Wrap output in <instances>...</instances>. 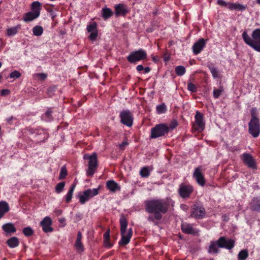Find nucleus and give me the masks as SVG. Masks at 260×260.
Returning a JSON list of instances; mask_svg holds the SVG:
<instances>
[{
  "label": "nucleus",
  "instance_id": "obj_1",
  "mask_svg": "<svg viewBox=\"0 0 260 260\" xmlns=\"http://www.w3.org/2000/svg\"><path fill=\"white\" fill-rule=\"evenodd\" d=\"M170 199L155 198L147 200L144 202L145 209L146 212L153 214L147 217L149 222L157 225L158 220L162 218V215L167 213L170 208Z\"/></svg>",
  "mask_w": 260,
  "mask_h": 260
},
{
  "label": "nucleus",
  "instance_id": "obj_2",
  "mask_svg": "<svg viewBox=\"0 0 260 260\" xmlns=\"http://www.w3.org/2000/svg\"><path fill=\"white\" fill-rule=\"evenodd\" d=\"M119 222L120 225L121 239L118 242V244L120 246H124L129 243L133 232L132 229L129 228L128 230L127 233H126L127 221L124 216L122 215L121 216Z\"/></svg>",
  "mask_w": 260,
  "mask_h": 260
},
{
  "label": "nucleus",
  "instance_id": "obj_3",
  "mask_svg": "<svg viewBox=\"0 0 260 260\" xmlns=\"http://www.w3.org/2000/svg\"><path fill=\"white\" fill-rule=\"evenodd\" d=\"M242 38L246 44L255 51L260 52V28H256L252 31L251 38L246 31H244Z\"/></svg>",
  "mask_w": 260,
  "mask_h": 260
},
{
  "label": "nucleus",
  "instance_id": "obj_4",
  "mask_svg": "<svg viewBox=\"0 0 260 260\" xmlns=\"http://www.w3.org/2000/svg\"><path fill=\"white\" fill-rule=\"evenodd\" d=\"M169 132V127L167 124H158L151 128L150 137L152 139H156L159 137H166Z\"/></svg>",
  "mask_w": 260,
  "mask_h": 260
},
{
  "label": "nucleus",
  "instance_id": "obj_5",
  "mask_svg": "<svg viewBox=\"0 0 260 260\" xmlns=\"http://www.w3.org/2000/svg\"><path fill=\"white\" fill-rule=\"evenodd\" d=\"M147 57L146 51L143 49H140L131 52L126 57V59L130 63L136 64L140 61L146 60Z\"/></svg>",
  "mask_w": 260,
  "mask_h": 260
},
{
  "label": "nucleus",
  "instance_id": "obj_6",
  "mask_svg": "<svg viewBox=\"0 0 260 260\" xmlns=\"http://www.w3.org/2000/svg\"><path fill=\"white\" fill-rule=\"evenodd\" d=\"M206 212L203 205L201 204H193L190 208V216L196 219H202L205 218Z\"/></svg>",
  "mask_w": 260,
  "mask_h": 260
},
{
  "label": "nucleus",
  "instance_id": "obj_7",
  "mask_svg": "<svg viewBox=\"0 0 260 260\" xmlns=\"http://www.w3.org/2000/svg\"><path fill=\"white\" fill-rule=\"evenodd\" d=\"M240 158L247 168L253 170L257 169L256 160L251 154L245 152L240 156Z\"/></svg>",
  "mask_w": 260,
  "mask_h": 260
},
{
  "label": "nucleus",
  "instance_id": "obj_8",
  "mask_svg": "<svg viewBox=\"0 0 260 260\" xmlns=\"http://www.w3.org/2000/svg\"><path fill=\"white\" fill-rule=\"evenodd\" d=\"M120 123L128 127L133 124L134 117L133 113L129 110H123L119 113Z\"/></svg>",
  "mask_w": 260,
  "mask_h": 260
},
{
  "label": "nucleus",
  "instance_id": "obj_9",
  "mask_svg": "<svg viewBox=\"0 0 260 260\" xmlns=\"http://www.w3.org/2000/svg\"><path fill=\"white\" fill-rule=\"evenodd\" d=\"M194 190L193 186L189 184L181 183L179 185L178 192L182 199H189Z\"/></svg>",
  "mask_w": 260,
  "mask_h": 260
},
{
  "label": "nucleus",
  "instance_id": "obj_10",
  "mask_svg": "<svg viewBox=\"0 0 260 260\" xmlns=\"http://www.w3.org/2000/svg\"><path fill=\"white\" fill-rule=\"evenodd\" d=\"M99 194V188L88 189L85 190L83 194L79 196V202L81 204H84L90 198Z\"/></svg>",
  "mask_w": 260,
  "mask_h": 260
},
{
  "label": "nucleus",
  "instance_id": "obj_11",
  "mask_svg": "<svg viewBox=\"0 0 260 260\" xmlns=\"http://www.w3.org/2000/svg\"><path fill=\"white\" fill-rule=\"evenodd\" d=\"M195 123L193 126L196 131L201 132L205 128V122L203 114L199 111H197L194 116Z\"/></svg>",
  "mask_w": 260,
  "mask_h": 260
},
{
  "label": "nucleus",
  "instance_id": "obj_12",
  "mask_svg": "<svg viewBox=\"0 0 260 260\" xmlns=\"http://www.w3.org/2000/svg\"><path fill=\"white\" fill-rule=\"evenodd\" d=\"M248 132L254 138L259 136L260 134V120H250L248 123Z\"/></svg>",
  "mask_w": 260,
  "mask_h": 260
},
{
  "label": "nucleus",
  "instance_id": "obj_13",
  "mask_svg": "<svg viewBox=\"0 0 260 260\" xmlns=\"http://www.w3.org/2000/svg\"><path fill=\"white\" fill-rule=\"evenodd\" d=\"M27 131L30 134H36V137H40V138L37 139L38 142H44L48 138V135L43 129L28 127Z\"/></svg>",
  "mask_w": 260,
  "mask_h": 260
},
{
  "label": "nucleus",
  "instance_id": "obj_14",
  "mask_svg": "<svg viewBox=\"0 0 260 260\" xmlns=\"http://www.w3.org/2000/svg\"><path fill=\"white\" fill-rule=\"evenodd\" d=\"M235 241L231 239H227L225 237H220L217 240V246L219 248L231 250L235 246Z\"/></svg>",
  "mask_w": 260,
  "mask_h": 260
},
{
  "label": "nucleus",
  "instance_id": "obj_15",
  "mask_svg": "<svg viewBox=\"0 0 260 260\" xmlns=\"http://www.w3.org/2000/svg\"><path fill=\"white\" fill-rule=\"evenodd\" d=\"M98 167V158L96 153H93V156L88 162V168L86 171L88 176L91 177L93 175Z\"/></svg>",
  "mask_w": 260,
  "mask_h": 260
},
{
  "label": "nucleus",
  "instance_id": "obj_16",
  "mask_svg": "<svg viewBox=\"0 0 260 260\" xmlns=\"http://www.w3.org/2000/svg\"><path fill=\"white\" fill-rule=\"evenodd\" d=\"M181 229L182 232L186 234L198 235L200 232L199 229L193 228L191 224L187 222L182 223L181 225Z\"/></svg>",
  "mask_w": 260,
  "mask_h": 260
},
{
  "label": "nucleus",
  "instance_id": "obj_17",
  "mask_svg": "<svg viewBox=\"0 0 260 260\" xmlns=\"http://www.w3.org/2000/svg\"><path fill=\"white\" fill-rule=\"evenodd\" d=\"M52 224V219L48 216L44 217L40 223L43 231L46 233L53 232V229L51 227Z\"/></svg>",
  "mask_w": 260,
  "mask_h": 260
},
{
  "label": "nucleus",
  "instance_id": "obj_18",
  "mask_svg": "<svg viewBox=\"0 0 260 260\" xmlns=\"http://www.w3.org/2000/svg\"><path fill=\"white\" fill-rule=\"evenodd\" d=\"M207 40L203 38H201L197 42L194 43L192 46V49L193 54L198 55L201 52L203 49L205 47Z\"/></svg>",
  "mask_w": 260,
  "mask_h": 260
},
{
  "label": "nucleus",
  "instance_id": "obj_19",
  "mask_svg": "<svg viewBox=\"0 0 260 260\" xmlns=\"http://www.w3.org/2000/svg\"><path fill=\"white\" fill-rule=\"evenodd\" d=\"M193 177L200 185L202 186H204L205 184V179L204 175L202 173L201 167H199L195 169Z\"/></svg>",
  "mask_w": 260,
  "mask_h": 260
},
{
  "label": "nucleus",
  "instance_id": "obj_20",
  "mask_svg": "<svg viewBox=\"0 0 260 260\" xmlns=\"http://www.w3.org/2000/svg\"><path fill=\"white\" fill-rule=\"evenodd\" d=\"M115 14L116 16H124L128 13L126 6L123 4H119L114 6Z\"/></svg>",
  "mask_w": 260,
  "mask_h": 260
},
{
  "label": "nucleus",
  "instance_id": "obj_21",
  "mask_svg": "<svg viewBox=\"0 0 260 260\" xmlns=\"http://www.w3.org/2000/svg\"><path fill=\"white\" fill-rule=\"evenodd\" d=\"M106 187L111 192H115L117 190H120V186L113 180H108L106 182Z\"/></svg>",
  "mask_w": 260,
  "mask_h": 260
},
{
  "label": "nucleus",
  "instance_id": "obj_22",
  "mask_svg": "<svg viewBox=\"0 0 260 260\" xmlns=\"http://www.w3.org/2000/svg\"><path fill=\"white\" fill-rule=\"evenodd\" d=\"M40 15L38 14H36L32 12H28L24 14L23 17V20L25 22H31L37 18H38Z\"/></svg>",
  "mask_w": 260,
  "mask_h": 260
},
{
  "label": "nucleus",
  "instance_id": "obj_23",
  "mask_svg": "<svg viewBox=\"0 0 260 260\" xmlns=\"http://www.w3.org/2000/svg\"><path fill=\"white\" fill-rule=\"evenodd\" d=\"M250 206L252 211L260 212V198H254L250 204Z\"/></svg>",
  "mask_w": 260,
  "mask_h": 260
},
{
  "label": "nucleus",
  "instance_id": "obj_24",
  "mask_svg": "<svg viewBox=\"0 0 260 260\" xmlns=\"http://www.w3.org/2000/svg\"><path fill=\"white\" fill-rule=\"evenodd\" d=\"M110 231L108 230L103 235V245L107 248H111L113 244L110 242Z\"/></svg>",
  "mask_w": 260,
  "mask_h": 260
},
{
  "label": "nucleus",
  "instance_id": "obj_25",
  "mask_svg": "<svg viewBox=\"0 0 260 260\" xmlns=\"http://www.w3.org/2000/svg\"><path fill=\"white\" fill-rule=\"evenodd\" d=\"M42 9V4L39 1L33 2L30 5L31 12L40 15V12Z\"/></svg>",
  "mask_w": 260,
  "mask_h": 260
},
{
  "label": "nucleus",
  "instance_id": "obj_26",
  "mask_svg": "<svg viewBox=\"0 0 260 260\" xmlns=\"http://www.w3.org/2000/svg\"><path fill=\"white\" fill-rule=\"evenodd\" d=\"M10 210L8 204L5 201L0 202V219Z\"/></svg>",
  "mask_w": 260,
  "mask_h": 260
},
{
  "label": "nucleus",
  "instance_id": "obj_27",
  "mask_svg": "<svg viewBox=\"0 0 260 260\" xmlns=\"http://www.w3.org/2000/svg\"><path fill=\"white\" fill-rule=\"evenodd\" d=\"M3 230L6 233H14L16 232V229L12 223H7L2 226Z\"/></svg>",
  "mask_w": 260,
  "mask_h": 260
},
{
  "label": "nucleus",
  "instance_id": "obj_28",
  "mask_svg": "<svg viewBox=\"0 0 260 260\" xmlns=\"http://www.w3.org/2000/svg\"><path fill=\"white\" fill-rule=\"evenodd\" d=\"M246 9V6L239 4V3H231L229 5V9L230 10H237L239 11H242Z\"/></svg>",
  "mask_w": 260,
  "mask_h": 260
},
{
  "label": "nucleus",
  "instance_id": "obj_29",
  "mask_svg": "<svg viewBox=\"0 0 260 260\" xmlns=\"http://www.w3.org/2000/svg\"><path fill=\"white\" fill-rule=\"evenodd\" d=\"M7 243L10 248H14L19 245V241L17 237H13L8 239Z\"/></svg>",
  "mask_w": 260,
  "mask_h": 260
},
{
  "label": "nucleus",
  "instance_id": "obj_30",
  "mask_svg": "<svg viewBox=\"0 0 260 260\" xmlns=\"http://www.w3.org/2000/svg\"><path fill=\"white\" fill-rule=\"evenodd\" d=\"M113 14V12L110 8L105 7L102 10V16L104 20L109 18Z\"/></svg>",
  "mask_w": 260,
  "mask_h": 260
},
{
  "label": "nucleus",
  "instance_id": "obj_31",
  "mask_svg": "<svg viewBox=\"0 0 260 260\" xmlns=\"http://www.w3.org/2000/svg\"><path fill=\"white\" fill-rule=\"evenodd\" d=\"M76 183H73L69 190L67 194L65 196L66 202L67 203H70L73 197V193L76 187Z\"/></svg>",
  "mask_w": 260,
  "mask_h": 260
},
{
  "label": "nucleus",
  "instance_id": "obj_32",
  "mask_svg": "<svg viewBox=\"0 0 260 260\" xmlns=\"http://www.w3.org/2000/svg\"><path fill=\"white\" fill-rule=\"evenodd\" d=\"M19 29H20V25L8 28L7 29V35L9 37L14 36L18 33Z\"/></svg>",
  "mask_w": 260,
  "mask_h": 260
},
{
  "label": "nucleus",
  "instance_id": "obj_33",
  "mask_svg": "<svg viewBox=\"0 0 260 260\" xmlns=\"http://www.w3.org/2000/svg\"><path fill=\"white\" fill-rule=\"evenodd\" d=\"M52 110L51 108H49L44 114L42 116L43 118L47 122L52 121L53 119V116L52 115Z\"/></svg>",
  "mask_w": 260,
  "mask_h": 260
},
{
  "label": "nucleus",
  "instance_id": "obj_34",
  "mask_svg": "<svg viewBox=\"0 0 260 260\" xmlns=\"http://www.w3.org/2000/svg\"><path fill=\"white\" fill-rule=\"evenodd\" d=\"M217 244L216 241H211L210 242V245L209 247L208 252L209 253H217L219 251L217 248Z\"/></svg>",
  "mask_w": 260,
  "mask_h": 260
},
{
  "label": "nucleus",
  "instance_id": "obj_35",
  "mask_svg": "<svg viewBox=\"0 0 260 260\" xmlns=\"http://www.w3.org/2000/svg\"><path fill=\"white\" fill-rule=\"evenodd\" d=\"M249 254L247 249L241 250L238 254V260H246Z\"/></svg>",
  "mask_w": 260,
  "mask_h": 260
},
{
  "label": "nucleus",
  "instance_id": "obj_36",
  "mask_svg": "<svg viewBox=\"0 0 260 260\" xmlns=\"http://www.w3.org/2000/svg\"><path fill=\"white\" fill-rule=\"evenodd\" d=\"M33 35L36 36H40L43 33V28L40 25L34 26L32 29Z\"/></svg>",
  "mask_w": 260,
  "mask_h": 260
},
{
  "label": "nucleus",
  "instance_id": "obj_37",
  "mask_svg": "<svg viewBox=\"0 0 260 260\" xmlns=\"http://www.w3.org/2000/svg\"><path fill=\"white\" fill-rule=\"evenodd\" d=\"M208 68L214 79H217L219 77V73L218 70L213 65H209Z\"/></svg>",
  "mask_w": 260,
  "mask_h": 260
},
{
  "label": "nucleus",
  "instance_id": "obj_38",
  "mask_svg": "<svg viewBox=\"0 0 260 260\" xmlns=\"http://www.w3.org/2000/svg\"><path fill=\"white\" fill-rule=\"evenodd\" d=\"M150 170L148 167H143L140 171V174L143 178H148L150 175Z\"/></svg>",
  "mask_w": 260,
  "mask_h": 260
},
{
  "label": "nucleus",
  "instance_id": "obj_39",
  "mask_svg": "<svg viewBox=\"0 0 260 260\" xmlns=\"http://www.w3.org/2000/svg\"><path fill=\"white\" fill-rule=\"evenodd\" d=\"M176 74L179 76H183L186 72L185 68L182 66H178L175 68Z\"/></svg>",
  "mask_w": 260,
  "mask_h": 260
},
{
  "label": "nucleus",
  "instance_id": "obj_40",
  "mask_svg": "<svg viewBox=\"0 0 260 260\" xmlns=\"http://www.w3.org/2000/svg\"><path fill=\"white\" fill-rule=\"evenodd\" d=\"M22 232L26 237H30L34 233L33 230L30 226L24 228L22 230Z\"/></svg>",
  "mask_w": 260,
  "mask_h": 260
},
{
  "label": "nucleus",
  "instance_id": "obj_41",
  "mask_svg": "<svg viewBox=\"0 0 260 260\" xmlns=\"http://www.w3.org/2000/svg\"><path fill=\"white\" fill-rule=\"evenodd\" d=\"M167 110V107L164 103L156 106V111L158 114L165 113Z\"/></svg>",
  "mask_w": 260,
  "mask_h": 260
},
{
  "label": "nucleus",
  "instance_id": "obj_42",
  "mask_svg": "<svg viewBox=\"0 0 260 260\" xmlns=\"http://www.w3.org/2000/svg\"><path fill=\"white\" fill-rule=\"evenodd\" d=\"M75 246L77 252L79 253H82L84 250V248L81 241H75Z\"/></svg>",
  "mask_w": 260,
  "mask_h": 260
},
{
  "label": "nucleus",
  "instance_id": "obj_43",
  "mask_svg": "<svg viewBox=\"0 0 260 260\" xmlns=\"http://www.w3.org/2000/svg\"><path fill=\"white\" fill-rule=\"evenodd\" d=\"M65 182L62 181L59 182L55 187V191L57 193H61L64 189Z\"/></svg>",
  "mask_w": 260,
  "mask_h": 260
},
{
  "label": "nucleus",
  "instance_id": "obj_44",
  "mask_svg": "<svg viewBox=\"0 0 260 260\" xmlns=\"http://www.w3.org/2000/svg\"><path fill=\"white\" fill-rule=\"evenodd\" d=\"M68 174L67 170L65 166L61 167L59 175V179L62 180L66 178Z\"/></svg>",
  "mask_w": 260,
  "mask_h": 260
},
{
  "label": "nucleus",
  "instance_id": "obj_45",
  "mask_svg": "<svg viewBox=\"0 0 260 260\" xmlns=\"http://www.w3.org/2000/svg\"><path fill=\"white\" fill-rule=\"evenodd\" d=\"M250 114L251 117L250 120H259V119L257 117V109L256 108H252L250 111Z\"/></svg>",
  "mask_w": 260,
  "mask_h": 260
},
{
  "label": "nucleus",
  "instance_id": "obj_46",
  "mask_svg": "<svg viewBox=\"0 0 260 260\" xmlns=\"http://www.w3.org/2000/svg\"><path fill=\"white\" fill-rule=\"evenodd\" d=\"M87 30L88 32H92L95 30H98L97 29V24L95 22H93L92 23H90L87 26Z\"/></svg>",
  "mask_w": 260,
  "mask_h": 260
},
{
  "label": "nucleus",
  "instance_id": "obj_47",
  "mask_svg": "<svg viewBox=\"0 0 260 260\" xmlns=\"http://www.w3.org/2000/svg\"><path fill=\"white\" fill-rule=\"evenodd\" d=\"M56 89L57 87L55 85L50 86L48 88L46 93L49 97H51L54 94V93L56 91Z\"/></svg>",
  "mask_w": 260,
  "mask_h": 260
},
{
  "label": "nucleus",
  "instance_id": "obj_48",
  "mask_svg": "<svg viewBox=\"0 0 260 260\" xmlns=\"http://www.w3.org/2000/svg\"><path fill=\"white\" fill-rule=\"evenodd\" d=\"M222 91L223 89L222 87H221L220 89L214 88L213 90V97L215 99H218L221 95Z\"/></svg>",
  "mask_w": 260,
  "mask_h": 260
},
{
  "label": "nucleus",
  "instance_id": "obj_49",
  "mask_svg": "<svg viewBox=\"0 0 260 260\" xmlns=\"http://www.w3.org/2000/svg\"><path fill=\"white\" fill-rule=\"evenodd\" d=\"M187 89L191 92H196L197 87L194 84L189 82L187 84Z\"/></svg>",
  "mask_w": 260,
  "mask_h": 260
},
{
  "label": "nucleus",
  "instance_id": "obj_50",
  "mask_svg": "<svg viewBox=\"0 0 260 260\" xmlns=\"http://www.w3.org/2000/svg\"><path fill=\"white\" fill-rule=\"evenodd\" d=\"M90 32H91V34L89 36L88 38L91 41H94L96 39V38L98 37V30H95V31Z\"/></svg>",
  "mask_w": 260,
  "mask_h": 260
},
{
  "label": "nucleus",
  "instance_id": "obj_51",
  "mask_svg": "<svg viewBox=\"0 0 260 260\" xmlns=\"http://www.w3.org/2000/svg\"><path fill=\"white\" fill-rule=\"evenodd\" d=\"M21 76V73L17 71L12 72L10 75V78H18Z\"/></svg>",
  "mask_w": 260,
  "mask_h": 260
},
{
  "label": "nucleus",
  "instance_id": "obj_52",
  "mask_svg": "<svg viewBox=\"0 0 260 260\" xmlns=\"http://www.w3.org/2000/svg\"><path fill=\"white\" fill-rule=\"evenodd\" d=\"M217 3L221 7H226L229 9V5L230 3H226L223 0H218Z\"/></svg>",
  "mask_w": 260,
  "mask_h": 260
},
{
  "label": "nucleus",
  "instance_id": "obj_53",
  "mask_svg": "<svg viewBox=\"0 0 260 260\" xmlns=\"http://www.w3.org/2000/svg\"><path fill=\"white\" fill-rule=\"evenodd\" d=\"M178 125V122L176 120H174L171 122L169 126V130L173 129Z\"/></svg>",
  "mask_w": 260,
  "mask_h": 260
},
{
  "label": "nucleus",
  "instance_id": "obj_54",
  "mask_svg": "<svg viewBox=\"0 0 260 260\" xmlns=\"http://www.w3.org/2000/svg\"><path fill=\"white\" fill-rule=\"evenodd\" d=\"M128 145L127 141L125 140L119 145V148L121 150H124L125 147Z\"/></svg>",
  "mask_w": 260,
  "mask_h": 260
},
{
  "label": "nucleus",
  "instance_id": "obj_55",
  "mask_svg": "<svg viewBox=\"0 0 260 260\" xmlns=\"http://www.w3.org/2000/svg\"><path fill=\"white\" fill-rule=\"evenodd\" d=\"M37 76L41 80H44L47 77V74L45 73H39L37 74Z\"/></svg>",
  "mask_w": 260,
  "mask_h": 260
},
{
  "label": "nucleus",
  "instance_id": "obj_56",
  "mask_svg": "<svg viewBox=\"0 0 260 260\" xmlns=\"http://www.w3.org/2000/svg\"><path fill=\"white\" fill-rule=\"evenodd\" d=\"M10 93V90L8 89H2L1 90V95L3 96H5Z\"/></svg>",
  "mask_w": 260,
  "mask_h": 260
},
{
  "label": "nucleus",
  "instance_id": "obj_57",
  "mask_svg": "<svg viewBox=\"0 0 260 260\" xmlns=\"http://www.w3.org/2000/svg\"><path fill=\"white\" fill-rule=\"evenodd\" d=\"M82 238V234L80 232H78L77 234V237L76 241H81Z\"/></svg>",
  "mask_w": 260,
  "mask_h": 260
},
{
  "label": "nucleus",
  "instance_id": "obj_58",
  "mask_svg": "<svg viewBox=\"0 0 260 260\" xmlns=\"http://www.w3.org/2000/svg\"><path fill=\"white\" fill-rule=\"evenodd\" d=\"M54 213L56 216H59L62 214V210L59 209H56L54 210Z\"/></svg>",
  "mask_w": 260,
  "mask_h": 260
},
{
  "label": "nucleus",
  "instance_id": "obj_59",
  "mask_svg": "<svg viewBox=\"0 0 260 260\" xmlns=\"http://www.w3.org/2000/svg\"><path fill=\"white\" fill-rule=\"evenodd\" d=\"M92 156H93V153L91 155H89V154H86L84 155L83 158L84 159H88L89 160L91 158H92Z\"/></svg>",
  "mask_w": 260,
  "mask_h": 260
},
{
  "label": "nucleus",
  "instance_id": "obj_60",
  "mask_svg": "<svg viewBox=\"0 0 260 260\" xmlns=\"http://www.w3.org/2000/svg\"><path fill=\"white\" fill-rule=\"evenodd\" d=\"M144 69V67L141 64L138 65L136 67V70L138 72H141L143 71Z\"/></svg>",
  "mask_w": 260,
  "mask_h": 260
},
{
  "label": "nucleus",
  "instance_id": "obj_61",
  "mask_svg": "<svg viewBox=\"0 0 260 260\" xmlns=\"http://www.w3.org/2000/svg\"><path fill=\"white\" fill-rule=\"evenodd\" d=\"M75 217L78 220H80L83 217V215L80 213H78L76 214Z\"/></svg>",
  "mask_w": 260,
  "mask_h": 260
},
{
  "label": "nucleus",
  "instance_id": "obj_62",
  "mask_svg": "<svg viewBox=\"0 0 260 260\" xmlns=\"http://www.w3.org/2000/svg\"><path fill=\"white\" fill-rule=\"evenodd\" d=\"M14 119H15V118L13 116H11L8 118H7L6 121L8 123L11 124V121Z\"/></svg>",
  "mask_w": 260,
  "mask_h": 260
},
{
  "label": "nucleus",
  "instance_id": "obj_63",
  "mask_svg": "<svg viewBox=\"0 0 260 260\" xmlns=\"http://www.w3.org/2000/svg\"><path fill=\"white\" fill-rule=\"evenodd\" d=\"M143 70L144 71L145 73H148L150 71L151 69L149 67H147L144 68V69Z\"/></svg>",
  "mask_w": 260,
  "mask_h": 260
},
{
  "label": "nucleus",
  "instance_id": "obj_64",
  "mask_svg": "<svg viewBox=\"0 0 260 260\" xmlns=\"http://www.w3.org/2000/svg\"><path fill=\"white\" fill-rule=\"evenodd\" d=\"M256 3L260 5V0H256Z\"/></svg>",
  "mask_w": 260,
  "mask_h": 260
}]
</instances>
